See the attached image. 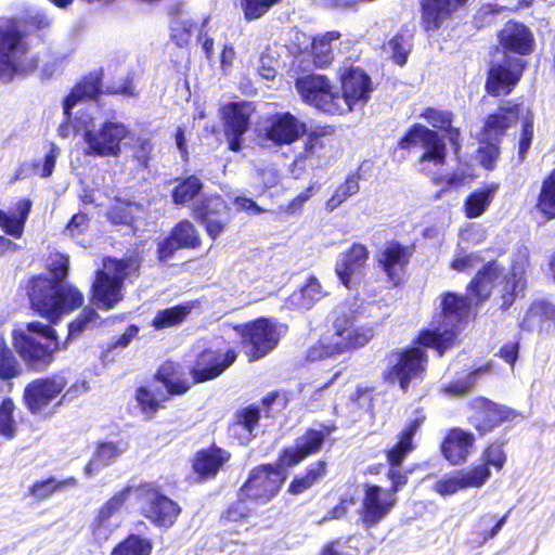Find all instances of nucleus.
<instances>
[{
  "label": "nucleus",
  "mask_w": 555,
  "mask_h": 555,
  "mask_svg": "<svg viewBox=\"0 0 555 555\" xmlns=\"http://www.w3.org/2000/svg\"><path fill=\"white\" fill-rule=\"evenodd\" d=\"M507 439L498 438L489 442L480 455V463L472 464V470L480 476L481 485L483 486L491 477L490 467L496 472L503 469L507 461V454L504 450Z\"/></svg>",
  "instance_id": "nucleus-29"
},
{
  "label": "nucleus",
  "mask_w": 555,
  "mask_h": 555,
  "mask_svg": "<svg viewBox=\"0 0 555 555\" xmlns=\"http://www.w3.org/2000/svg\"><path fill=\"white\" fill-rule=\"evenodd\" d=\"M37 64L15 23L0 20V76L11 80L14 74L33 72Z\"/></svg>",
  "instance_id": "nucleus-8"
},
{
  "label": "nucleus",
  "mask_w": 555,
  "mask_h": 555,
  "mask_svg": "<svg viewBox=\"0 0 555 555\" xmlns=\"http://www.w3.org/2000/svg\"><path fill=\"white\" fill-rule=\"evenodd\" d=\"M197 220L206 228L207 234L215 240L231 220L230 208L220 196L206 198L194 209Z\"/></svg>",
  "instance_id": "nucleus-22"
},
{
  "label": "nucleus",
  "mask_w": 555,
  "mask_h": 555,
  "mask_svg": "<svg viewBox=\"0 0 555 555\" xmlns=\"http://www.w3.org/2000/svg\"><path fill=\"white\" fill-rule=\"evenodd\" d=\"M359 189L358 178L356 176H349L346 181L336 189L333 196L326 202L327 210L333 211L336 209L350 196L357 194Z\"/></svg>",
  "instance_id": "nucleus-58"
},
{
  "label": "nucleus",
  "mask_w": 555,
  "mask_h": 555,
  "mask_svg": "<svg viewBox=\"0 0 555 555\" xmlns=\"http://www.w3.org/2000/svg\"><path fill=\"white\" fill-rule=\"evenodd\" d=\"M339 36V33L331 31L313 39L311 52L317 66L324 67L332 62V42L338 40Z\"/></svg>",
  "instance_id": "nucleus-49"
},
{
  "label": "nucleus",
  "mask_w": 555,
  "mask_h": 555,
  "mask_svg": "<svg viewBox=\"0 0 555 555\" xmlns=\"http://www.w3.org/2000/svg\"><path fill=\"white\" fill-rule=\"evenodd\" d=\"M92 120L89 114L75 117L74 127L85 130L83 140L88 146L86 153L94 156H118L120 142L128 134L126 126L121 122L106 121L95 131L89 129Z\"/></svg>",
  "instance_id": "nucleus-11"
},
{
  "label": "nucleus",
  "mask_w": 555,
  "mask_h": 555,
  "mask_svg": "<svg viewBox=\"0 0 555 555\" xmlns=\"http://www.w3.org/2000/svg\"><path fill=\"white\" fill-rule=\"evenodd\" d=\"M296 89L302 100L326 113L337 114L336 91L330 80L322 75H307L296 80Z\"/></svg>",
  "instance_id": "nucleus-17"
},
{
  "label": "nucleus",
  "mask_w": 555,
  "mask_h": 555,
  "mask_svg": "<svg viewBox=\"0 0 555 555\" xmlns=\"http://www.w3.org/2000/svg\"><path fill=\"white\" fill-rule=\"evenodd\" d=\"M250 503L249 499L241 494L238 489L236 499L220 514V521L223 524H243L255 514Z\"/></svg>",
  "instance_id": "nucleus-47"
},
{
  "label": "nucleus",
  "mask_w": 555,
  "mask_h": 555,
  "mask_svg": "<svg viewBox=\"0 0 555 555\" xmlns=\"http://www.w3.org/2000/svg\"><path fill=\"white\" fill-rule=\"evenodd\" d=\"M14 348L25 364L36 372H43L49 367L57 349L24 333L15 337Z\"/></svg>",
  "instance_id": "nucleus-21"
},
{
  "label": "nucleus",
  "mask_w": 555,
  "mask_h": 555,
  "mask_svg": "<svg viewBox=\"0 0 555 555\" xmlns=\"http://www.w3.org/2000/svg\"><path fill=\"white\" fill-rule=\"evenodd\" d=\"M499 185L489 184L472 193L465 201V215L468 218L481 216L492 202Z\"/></svg>",
  "instance_id": "nucleus-48"
},
{
  "label": "nucleus",
  "mask_w": 555,
  "mask_h": 555,
  "mask_svg": "<svg viewBox=\"0 0 555 555\" xmlns=\"http://www.w3.org/2000/svg\"><path fill=\"white\" fill-rule=\"evenodd\" d=\"M103 323L102 317L92 305L85 306L67 324V335L63 347L65 348L70 340L80 337L86 331L100 328Z\"/></svg>",
  "instance_id": "nucleus-40"
},
{
  "label": "nucleus",
  "mask_w": 555,
  "mask_h": 555,
  "mask_svg": "<svg viewBox=\"0 0 555 555\" xmlns=\"http://www.w3.org/2000/svg\"><path fill=\"white\" fill-rule=\"evenodd\" d=\"M522 117V130L518 142V158L522 162L526 157V153L531 145L533 137V115L530 109L524 111Z\"/></svg>",
  "instance_id": "nucleus-61"
},
{
  "label": "nucleus",
  "mask_w": 555,
  "mask_h": 555,
  "mask_svg": "<svg viewBox=\"0 0 555 555\" xmlns=\"http://www.w3.org/2000/svg\"><path fill=\"white\" fill-rule=\"evenodd\" d=\"M469 304L464 296L446 293L440 310L433 314L428 326L421 328L410 345L393 349L390 364L384 372V378L398 383L406 392L412 380L423 379L427 371L429 357L426 349H433L438 357L459 344L461 331L468 323Z\"/></svg>",
  "instance_id": "nucleus-1"
},
{
  "label": "nucleus",
  "mask_w": 555,
  "mask_h": 555,
  "mask_svg": "<svg viewBox=\"0 0 555 555\" xmlns=\"http://www.w3.org/2000/svg\"><path fill=\"white\" fill-rule=\"evenodd\" d=\"M414 253V244L404 245L393 240L386 242L375 258L387 278H398L404 273Z\"/></svg>",
  "instance_id": "nucleus-23"
},
{
  "label": "nucleus",
  "mask_w": 555,
  "mask_h": 555,
  "mask_svg": "<svg viewBox=\"0 0 555 555\" xmlns=\"http://www.w3.org/2000/svg\"><path fill=\"white\" fill-rule=\"evenodd\" d=\"M234 328L241 336L242 345L248 347L249 359L258 360L278 346L281 337L287 333L288 325L261 317Z\"/></svg>",
  "instance_id": "nucleus-10"
},
{
  "label": "nucleus",
  "mask_w": 555,
  "mask_h": 555,
  "mask_svg": "<svg viewBox=\"0 0 555 555\" xmlns=\"http://www.w3.org/2000/svg\"><path fill=\"white\" fill-rule=\"evenodd\" d=\"M261 420V408L256 403L238 408L228 425V434L241 444H247L254 438V430Z\"/></svg>",
  "instance_id": "nucleus-27"
},
{
  "label": "nucleus",
  "mask_w": 555,
  "mask_h": 555,
  "mask_svg": "<svg viewBox=\"0 0 555 555\" xmlns=\"http://www.w3.org/2000/svg\"><path fill=\"white\" fill-rule=\"evenodd\" d=\"M535 325L540 331L555 327V304L546 299H537L530 304L519 326L530 332Z\"/></svg>",
  "instance_id": "nucleus-33"
},
{
  "label": "nucleus",
  "mask_w": 555,
  "mask_h": 555,
  "mask_svg": "<svg viewBox=\"0 0 555 555\" xmlns=\"http://www.w3.org/2000/svg\"><path fill=\"white\" fill-rule=\"evenodd\" d=\"M537 207L547 220L555 218V169L542 183Z\"/></svg>",
  "instance_id": "nucleus-51"
},
{
  "label": "nucleus",
  "mask_w": 555,
  "mask_h": 555,
  "mask_svg": "<svg viewBox=\"0 0 555 555\" xmlns=\"http://www.w3.org/2000/svg\"><path fill=\"white\" fill-rule=\"evenodd\" d=\"M478 371L479 370L469 371L464 376L452 378L444 385L446 392L456 396L467 393L476 383Z\"/></svg>",
  "instance_id": "nucleus-60"
},
{
  "label": "nucleus",
  "mask_w": 555,
  "mask_h": 555,
  "mask_svg": "<svg viewBox=\"0 0 555 555\" xmlns=\"http://www.w3.org/2000/svg\"><path fill=\"white\" fill-rule=\"evenodd\" d=\"M525 280H504L501 291V309L507 310L519 295H525Z\"/></svg>",
  "instance_id": "nucleus-59"
},
{
  "label": "nucleus",
  "mask_w": 555,
  "mask_h": 555,
  "mask_svg": "<svg viewBox=\"0 0 555 555\" xmlns=\"http://www.w3.org/2000/svg\"><path fill=\"white\" fill-rule=\"evenodd\" d=\"M509 512L505 513L502 517L496 518L490 513H486L478 518L477 525L482 529L479 531L482 543L492 540L502 527L506 524Z\"/></svg>",
  "instance_id": "nucleus-57"
},
{
  "label": "nucleus",
  "mask_w": 555,
  "mask_h": 555,
  "mask_svg": "<svg viewBox=\"0 0 555 555\" xmlns=\"http://www.w3.org/2000/svg\"><path fill=\"white\" fill-rule=\"evenodd\" d=\"M78 479L74 476L66 477L62 480H56L54 477H48L42 480H37L28 487V494L36 501H43L54 493L65 489L76 487Z\"/></svg>",
  "instance_id": "nucleus-44"
},
{
  "label": "nucleus",
  "mask_w": 555,
  "mask_h": 555,
  "mask_svg": "<svg viewBox=\"0 0 555 555\" xmlns=\"http://www.w3.org/2000/svg\"><path fill=\"white\" fill-rule=\"evenodd\" d=\"M327 294L319 280H307L299 288L295 289L284 301V306L293 311H306Z\"/></svg>",
  "instance_id": "nucleus-35"
},
{
  "label": "nucleus",
  "mask_w": 555,
  "mask_h": 555,
  "mask_svg": "<svg viewBox=\"0 0 555 555\" xmlns=\"http://www.w3.org/2000/svg\"><path fill=\"white\" fill-rule=\"evenodd\" d=\"M397 498L388 494L383 487L364 483L357 522L364 530L375 528L390 514L397 505Z\"/></svg>",
  "instance_id": "nucleus-15"
},
{
  "label": "nucleus",
  "mask_w": 555,
  "mask_h": 555,
  "mask_svg": "<svg viewBox=\"0 0 555 555\" xmlns=\"http://www.w3.org/2000/svg\"><path fill=\"white\" fill-rule=\"evenodd\" d=\"M264 130L267 140L276 145L291 144L306 131L305 125L289 113L274 115Z\"/></svg>",
  "instance_id": "nucleus-28"
},
{
  "label": "nucleus",
  "mask_w": 555,
  "mask_h": 555,
  "mask_svg": "<svg viewBox=\"0 0 555 555\" xmlns=\"http://www.w3.org/2000/svg\"><path fill=\"white\" fill-rule=\"evenodd\" d=\"M398 144L401 149H410L412 146L424 149V153L420 158L422 171L430 172V163L435 166L444 164L447 147L443 139L436 131L423 125H414Z\"/></svg>",
  "instance_id": "nucleus-14"
},
{
  "label": "nucleus",
  "mask_w": 555,
  "mask_h": 555,
  "mask_svg": "<svg viewBox=\"0 0 555 555\" xmlns=\"http://www.w3.org/2000/svg\"><path fill=\"white\" fill-rule=\"evenodd\" d=\"M231 459L230 451L216 442H211L207 447L197 450L191 457L192 473L199 482L214 480Z\"/></svg>",
  "instance_id": "nucleus-19"
},
{
  "label": "nucleus",
  "mask_w": 555,
  "mask_h": 555,
  "mask_svg": "<svg viewBox=\"0 0 555 555\" xmlns=\"http://www.w3.org/2000/svg\"><path fill=\"white\" fill-rule=\"evenodd\" d=\"M327 474L325 460H318L309 464L301 473L295 475L287 487V493L299 495L310 490Z\"/></svg>",
  "instance_id": "nucleus-39"
},
{
  "label": "nucleus",
  "mask_w": 555,
  "mask_h": 555,
  "mask_svg": "<svg viewBox=\"0 0 555 555\" xmlns=\"http://www.w3.org/2000/svg\"><path fill=\"white\" fill-rule=\"evenodd\" d=\"M132 492H135L140 515L154 527L167 530L176 525L182 507L166 495L156 481H142L133 487Z\"/></svg>",
  "instance_id": "nucleus-7"
},
{
  "label": "nucleus",
  "mask_w": 555,
  "mask_h": 555,
  "mask_svg": "<svg viewBox=\"0 0 555 555\" xmlns=\"http://www.w3.org/2000/svg\"><path fill=\"white\" fill-rule=\"evenodd\" d=\"M24 367L3 335H0V380L11 382L23 375Z\"/></svg>",
  "instance_id": "nucleus-45"
},
{
  "label": "nucleus",
  "mask_w": 555,
  "mask_h": 555,
  "mask_svg": "<svg viewBox=\"0 0 555 555\" xmlns=\"http://www.w3.org/2000/svg\"><path fill=\"white\" fill-rule=\"evenodd\" d=\"M140 266L137 256L117 259L106 257L103 259L102 269H98L95 278H128L134 274Z\"/></svg>",
  "instance_id": "nucleus-43"
},
{
  "label": "nucleus",
  "mask_w": 555,
  "mask_h": 555,
  "mask_svg": "<svg viewBox=\"0 0 555 555\" xmlns=\"http://www.w3.org/2000/svg\"><path fill=\"white\" fill-rule=\"evenodd\" d=\"M101 74H90L73 89L64 102V114L67 118H70L77 104L85 100H93L101 93Z\"/></svg>",
  "instance_id": "nucleus-38"
},
{
  "label": "nucleus",
  "mask_w": 555,
  "mask_h": 555,
  "mask_svg": "<svg viewBox=\"0 0 555 555\" xmlns=\"http://www.w3.org/2000/svg\"><path fill=\"white\" fill-rule=\"evenodd\" d=\"M193 308L192 302L185 301L158 310L152 319L151 325L156 331L178 326L188 319Z\"/></svg>",
  "instance_id": "nucleus-42"
},
{
  "label": "nucleus",
  "mask_w": 555,
  "mask_h": 555,
  "mask_svg": "<svg viewBox=\"0 0 555 555\" xmlns=\"http://www.w3.org/2000/svg\"><path fill=\"white\" fill-rule=\"evenodd\" d=\"M15 403L12 398L5 397L0 403V436L11 440L16 436L17 425L14 420Z\"/></svg>",
  "instance_id": "nucleus-52"
},
{
  "label": "nucleus",
  "mask_w": 555,
  "mask_h": 555,
  "mask_svg": "<svg viewBox=\"0 0 555 555\" xmlns=\"http://www.w3.org/2000/svg\"><path fill=\"white\" fill-rule=\"evenodd\" d=\"M124 280H94L90 300L99 309L108 311L122 300Z\"/></svg>",
  "instance_id": "nucleus-34"
},
{
  "label": "nucleus",
  "mask_w": 555,
  "mask_h": 555,
  "mask_svg": "<svg viewBox=\"0 0 555 555\" xmlns=\"http://www.w3.org/2000/svg\"><path fill=\"white\" fill-rule=\"evenodd\" d=\"M30 281L29 301L31 308L51 324H56L63 315L83 306V294L66 280Z\"/></svg>",
  "instance_id": "nucleus-5"
},
{
  "label": "nucleus",
  "mask_w": 555,
  "mask_h": 555,
  "mask_svg": "<svg viewBox=\"0 0 555 555\" xmlns=\"http://www.w3.org/2000/svg\"><path fill=\"white\" fill-rule=\"evenodd\" d=\"M475 444V437L470 431L460 427L448 430L441 441V453L443 457L454 466L464 464Z\"/></svg>",
  "instance_id": "nucleus-26"
},
{
  "label": "nucleus",
  "mask_w": 555,
  "mask_h": 555,
  "mask_svg": "<svg viewBox=\"0 0 555 555\" xmlns=\"http://www.w3.org/2000/svg\"><path fill=\"white\" fill-rule=\"evenodd\" d=\"M33 203L28 198H22L15 204V212L10 215L0 209V228L15 238L23 235L24 227L30 212Z\"/></svg>",
  "instance_id": "nucleus-41"
},
{
  "label": "nucleus",
  "mask_w": 555,
  "mask_h": 555,
  "mask_svg": "<svg viewBox=\"0 0 555 555\" xmlns=\"http://www.w3.org/2000/svg\"><path fill=\"white\" fill-rule=\"evenodd\" d=\"M132 489L133 486L124 487L99 507L90 525L92 542L98 546H102L112 537L115 528L109 520L126 504Z\"/></svg>",
  "instance_id": "nucleus-18"
},
{
  "label": "nucleus",
  "mask_w": 555,
  "mask_h": 555,
  "mask_svg": "<svg viewBox=\"0 0 555 555\" xmlns=\"http://www.w3.org/2000/svg\"><path fill=\"white\" fill-rule=\"evenodd\" d=\"M279 0H244V14L247 20H255L263 15L271 5Z\"/></svg>",
  "instance_id": "nucleus-63"
},
{
  "label": "nucleus",
  "mask_w": 555,
  "mask_h": 555,
  "mask_svg": "<svg viewBox=\"0 0 555 555\" xmlns=\"http://www.w3.org/2000/svg\"><path fill=\"white\" fill-rule=\"evenodd\" d=\"M426 421L424 414L416 415L409 420L403 428L396 435V441L386 448L383 453L388 465L385 477L390 482L386 492L392 498L401 491L409 482V470L402 469L401 465L408 456L416 449L415 436L420 433Z\"/></svg>",
  "instance_id": "nucleus-6"
},
{
  "label": "nucleus",
  "mask_w": 555,
  "mask_h": 555,
  "mask_svg": "<svg viewBox=\"0 0 555 555\" xmlns=\"http://www.w3.org/2000/svg\"><path fill=\"white\" fill-rule=\"evenodd\" d=\"M251 112L253 106L247 102L229 103L222 107L224 134L233 152L241 150L242 137L248 129Z\"/></svg>",
  "instance_id": "nucleus-20"
},
{
  "label": "nucleus",
  "mask_w": 555,
  "mask_h": 555,
  "mask_svg": "<svg viewBox=\"0 0 555 555\" xmlns=\"http://www.w3.org/2000/svg\"><path fill=\"white\" fill-rule=\"evenodd\" d=\"M139 326L137 324H129L124 333H121L117 337H113L106 346V351H113L115 349H122L129 346L134 337L139 334Z\"/></svg>",
  "instance_id": "nucleus-64"
},
{
  "label": "nucleus",
  "mask_w": 555,
  "mask_h": 555,
  "mask_svg": "<svg viewBox=\"0 0 555 555\" xmlns=\"http://www.w3.org/2000/svg\"><path fill=\"white\" fill-rule=\"evenodd\" d=\"M529 108L521 104L506 103L501 105L494 114L486 119L482 133L485 140L499 142L505 131L522 119L525 112Z\"/></svg>",
  "instance_id": "nucleus-24"
},
{
  "label": "nucleus",
  "mask_w": 555,
  "mask_h": 555,
  "mask_svg": "<svg viewBox=\"0 0 555 555\" xmlns=\"http://www.w3.org/2000/svg\"><path fill=\"white\" fill-rule=\"evenodd\" d=\"M480 476L468 466L437 480L433 490L441 496H449L466 489L481 488Z\"/></svg>",
  "instance_id": "nucleus-31"
},
{
  "label": "nucleus",
  "mask_w": 555,
  "mask_h": 555,
  "mask_svg": "<svg viewBox=\"0 0 555 555\" xmlns=\"http://www.w3.org/2000/svg\"><path fill=\"white\" fill-rule=\"evenodd\" d=\"M172 190V199L176 204H185L194 198L203 188L201 180L194 176L178 179Z\"/></svg>",
  "instance_id": "nucleus-53"
},
{
  "label": "nucleus",
  "mask_w": 555,
  "mask_h": 555,
  "mask_svg": "<svg viewBox=\"0 0 555 555\" xmlns=\"http://www.w3.org/2000/svg\"><path fill=\"white\" fill-rule=\"evenodd\" d=\"M499 142L485 140L481 135V145L478 149V155L481 165L486 169H492L499 158L500 150L498 146Z\"/></svg>",
  "instance_id": "nucleus-62"
},
{
  "label": "nucleus",
  "mask_w": 555,
  "mask_h": 555,
  "mask_svg": "<svg viewBox=\"0 0 555 555\" xmlns=\"http://www.w3.org/2000/svg\"><path fill=\"white\" fill-rule=\"evenodd\" d=\"M353 539L352 534L335 538L321 547L319 555H361L360 547L351 544Z\"/></svg>",
  "instance_id": "nucleus-56"
},
{
  "label": "nucleus",
  "mask_w": 555,
  "mask_h": 555,
  "mask_svg": "<svg viewBox=\"0 0 555 555\" xmlns=\"http://www.w3.org/2000/svg\"><path fill=\"white\" fill-rule=\"evenodd\" d=\"M125 449L126 446L122 447L120 442L101 440L95 443L92 457L103 467H107L121 455Z\"/></svg>",
  "instance_id": "nucleus-55"
},
{
  "label": "nucleus",
  "mask_w": 555,
  "mask_h": 555,
  "mask_svg": "<svg viewBox=\"0 0 555 555\" xmlns=\"http://www.w3.org/2000/svg\"><path fill=\"white\" fill-rule=\"evenodd\" d=\"M237 359V351L229 345L211 344L189 354L186 365L164 361L152 376V384L135 389L134 400L140 412L152 420L172 397L183 396L193 385L204 384L221 376Z\"/></svg>",
  "instance_id": "nucleus-2"
},
{
  "label": "nucleus",
  "mask_w": 555,
  "mask_h": 555,
  "mask_svg": "<svg viewBox=\"0 0 555 555\" xmlns=\"http://www.w3.org/2000/svg\"><path fill=\"white\" fill-rule=\"evenodd\" d=\"M468 0H422V18L426 30L438 29Z\"/></svg>",
  "instance_id": "nucleus-30"
},
{
  "label": "nucleus",
  "mask_w": 555,
  "mask_h": 555,
  "mask_svg": "<svg viewBox=\"0 0 555 555\" xmlns=\"http://www.w3.org/2000/svg\"><path fill=\"white\" fill-rule=\"evenodd\" d=\"M362 306L356 301H344L332 311V330L323 333L305 353L306 362H318L366 346L374 336L373 327L359 324Z\"/></svg>",
  "instance_id": "nucleus-3"
},
{
  "label": "nucleus",
  "mask_w": 555,
  "mask_h": 555,
  "mask_svg": "<svg viewBox=\"0 0 555 555\" xmlns=\"http://www.w3.org/2000/svg\"><path fill=\"white\" fill-rule=\"evenodd\" d=\"M153 550L151 539L129 533L112 548L109 555H152Z\"/></svg>",
  "instance_id": "nucleus-46"
},
{
  "label": "nucleus",
  "mask_w": 555,
  "mask_h": 555,
  "mask_svg": "<svg viewBox=\"0 0 555 555\" xmlns=\"http://www.w3.org/2000/svg\"><path fill=\"white\" fill-rule=\"evenodd\" d=\"M411 47L410 39L399 34L385 43L383 50L396 64L402 66L406 63Z\"/></svg>",
  "instance_id": "nucleus-54"
},
{
  "label": "nucleus",
  "mask_w": 555,
  "mask_h": 555,
  "mask_svg": "<svg viewBox=\"0 0 555 555\" xmlns=\"http://www.w3.org/2000/svg\"><path fill=\"white\" fill-rule=\"evenodd\" d=\"M196 26L188 13L179 11L171 20V39L179 47L188 44Z\"/></svg>",
  "instance_id": "nucleus-50"
},
{
  "label": "nucleus",
  "mask_w": 555,
  "mask_h": 555,
  "mask_svg": "<svg viewBox=\"0 0 555 555\" xmlns=\"http://www.w3.org/2000/svg\"><path fill=\"white\" fill-rule=\"evenodd\" d=\"M279 457L274 463H262L254 466L238 488L249 502L266 505L281 492L286 480V473Z\"/></svg>",
  "instance_id": "nucleus-9"
},
{
  "label": "nucleus",
  "mask_w": 555,
  "mask_h": 555,
  "mask_svg": "<svg viewBox=\"0 0 555 555\" xmlns=\"http://www.w3.org/2000/svg\"><path fill=\"white\" fill-rule=\"evenodd\" d=\"M87 390L85 380H77L69 386L64 373L56 372L28 382L23 389L22 402L30 415L48 418L60 406Z\"/></svg>",
  "instance_id": "nucleus-4"
},
{
  "label": "nucleus",
  "mask_w": 555,
  "mask_h": 555,
  "mask_svg": "<svg viewBox=\"0 0 555 555\" xmlns=\"http://www.w3.org/2000/svg\"><path fill=\"white\" fill-rule=\"evenodd\" d=\"M500 43L505 50L525 55L531 52L533 38L525 25L509 22L500 33Z\"/></svg>",
  "instance_id": "nucleus-36"
},
{
  "label": "nucleus",
  "mask_w": 555,
  "mask_h": 555,
  "mask_svg": "<svg viewBox=\"0 0 555 555\" xmlns=\"http://www.w3.org/2000/svg\"><path fill=\"white\" fill-rule=\"evenodd\" d=\"M343 93L336 92L337 114L352 111L363 106L370 99L372 91L371 78L359 67L344 69L340 74Z\"/></svg>",
  "instance_id": "nucleus-16"
},
{
  "label": "nucleus",
  "mask_w": 555,
  "mask_h": 555,
  "mask_svg": "<svg viewBox=\"0 0 555 555\" xmlns=\"http://www.w3.org/2000/svg\"><path fill=\"white\" fill-rule=\"evenodd\" d=\"M520 60L517 59L512 68H506L504 65H493L489 70L488 80L486 83L487 91L493 95L508 94L512 87L519 79V68L521 67Z\"/></svg>",
  "instance_id": "nucleus-37"
},
{
  "label": "nucleus",
  "mask_w": 555,
  "mask_h": 555,
  "mask_svg": "<svg viewBox=\"0 0 555 555\" xmlns=\"http://www.w3.org/2000/svg\"><path fill=\"white\" fill-rule=\"evenodd\" d=\"M337 430L335 423L320 424L319 428H307L301 436L296 438L293 447L280 450L278 456L284 467H294L307 457L319 453L323 444L333 433Z\"/></svg>",
  "instance_id": "nucleus-13"
},
{
  "label": "nucleus",
  "mask_w": 555,
  "mask_h": 555,
  "mask_svg": "<svg viewBox=\"0 0 555 555\" xmlns=\"http://www.w3.org/2000/svg\"><path fill=\"white\" fill-rule=\"evenodd\" d=\"M468 424L483 437L505 423H512L520 414L513 408L494 402L489 398L479 396L468 402Z\"/></svg>",
  "instance_id": "nucleus-12"
},
{
  "label": "nucleus",
  "mask_w": 555,
  "mask_h": 555,
  "mask_svg": "<svg viewBox=\"0 0 555 555\" xmlns=\"http://www.w3.org/2000/svg\"><path fill=\"white\" fill-rule=\"evenodd\" d=\"M201 244L198 231L189 220L180 221L169 236L158 244V256L162 261L169 259L179 248H196Z\"/></svg>",
  "instance_id": "nucleus-25"
},
{
  "label": "nucleus",
  "mask_w": 555,
  "mask_h": 555,
  "mask_svg": "<svg viewBox=\"0 0 555 555\" xmlns=\"http://www.w3.org/2000/svg\"><path fill=\"white\" fill-rule=\"evenodd\" d=\"M369 258V249L360 243H354L348 250L339 254L335 271L338 278H351L364 274Z\"/></svg>",
  "instance_id": "nucleus-32"
}]
</instances>
